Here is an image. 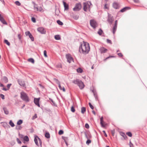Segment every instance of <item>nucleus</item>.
Here are the masks:
<instances>
[{"label":"nucleus","instance_id":"f257e3e1","mask_svg":"<svg viewBox=\"0 0 147 147\" xmlns=\"http://www.w3.org/2000/svg\"><path fill=\"white\" fill-rule=\"evenodd\" d=\"M90 50V46L88 43L84 42L83 43L80 44L79 49L80 53L86 55L88 53Z\"/></svg>","mask_w":147,"mask_h":147},{"label":"nucleus","instance_id":"f03ea898","mask_svg":"<svg viewBox=\"0 0 147 147\" xmlns=\"http://www.w3.org/2000/svg\"><path fill=\"white\" fill-rule=\"evenodd\" d=\"M73 82L75 84L77 85L80 89H83L84 85L82 81L79 79H76L73 81Z\"/></svg>","mask_w":147,"mask_h":147},{"label":"nucleus","instance_id":"7ed1b4c3","mask_svg":"<svg viewBox=\"0 0 147 147\" xmlns=\"http://www.w3.org/2000/svg\"><path fill=\"white\" fill-rule=\"evenodd\" d=\"M20 98L26 102H28L29 101V97L27 94L23 91L20 93Z\"/></svg>","mask_w":147,"mask_h":147},{"label":"nucleus","instance_id":"20e7f679","mask_svg":"<svg viewBox=\"0 0 147 147\" xmlns=\"http://www.w3.org/2000/svg\"><path fill=\"white\" fill-rule=\"evenodd\" d=\"M83 5L84 11H87L88 10H90V6L92 5V4L90 1H87L84 3Z\"/></svg>","mask_w":147,"mask_h":147},{"label":"nucleus","instance_id":"39448f33","mask_svg":"<svg viewBox=\"0 0 147 147\" xmlns=\"http://www.w3.org/2000/svg\"><path fill=\"white\" fill-rule=\"evenodd\" d=\"M38 140L40 146H41L42 142L41 140L37 136H34V141L36 145L38 146H39L38 143Z\"/></svg>","mask_w":147,"mask_h":147},{"label":"nucleus","instance_id":"423d86ee","mask_svg":"<svg viewBox=\"0 0 147 147\" xmlns=\"http://www.w3.org/2000/svg\"><path fill=\"white\" fill-rule=\"evenodd\" d=\"M90 26L93 28H95L97 26V24L95 21L94 20H91L90 21Z\"/></svg>","mask_w":147,"mask_h":147},{"label":"nucleus","instance_id":"0eeeda50","mask_svg":"<svg viewBox=\"0 0 147 147\" xmlns=\"http://www.w3.org/2000/svg\"><path fill=\"white\" fill-rule=\"evenodd\" d=\"M81 5L80 3H77L75 7L73 8V10L74 11H79L81 9Z\"/></svg>","mask_w":147,"mask_h":147},{"label":"nucleus","instance_id":"6e6552de","mask_svg":"<svg viewBox=\"0 0 147 147\" xmlns=\"http://www.w3.org/2000/svg\"><path fill=\"white\" fill-rule=\"evenodd\" d=\"M117 20H116L115 21V23L113 25V31L112 32L113 34H114L117 29Z\"/></svg>","mask_w":147,"mask_h":147},{"label":"nucleus","instance_id":"1a4fd4ad","mask_svg":"<svg viewBox=\"0 0 147 147\" xmlns=\"http://www.w3.org/2000/svg\"><path fill=\"white\" fill-rule=\"evenodd\" d=\"M40 99V98H34V102L35 104L38 107H40V105L39 104V101Z\"/></svg>","mask_w":147,"mask_h":147},{"label":"nucleus","instance_id":"9d476101","mask_svg":"<svg viewBox=\"0 0 147 147\" xmlns=\"http://www.w3.org/2000/svg\"><path fill=\"white\" fill-rule=\"evenodd\" d=\"M66 57L67 60V61L69 63L73 60L71 56L69 54H67L66 55Z\"/></svg>","mask_w":147,"mask_h":147},{"label":"nucleus","instance_id":"9b49d317","mask_svg":"<svg viewBox=\"0 0 147 147\" xmlns=\"http://www.w3.org/2000/svg\"><path fill=\"white\" fill-rule=\"evenodd\" d=\"M38 31L42 34H45L46 31L42 27H39L37 29Z\"/></svg>","mask_w":147,"mask_h":147},{"label":"nucleus","instance_id":"f8f14e48","mask_svg":"<svg viewBox=\"0 0 147 147\" xmlns=\"http://www.w3.org/2000/svg\"><path fill=\"white\" fill-rule=\"evenodd\" d=\"M0 21L3 24H7V23L3 16H1V15L0 14Z\"/></svg>","mask_w":147,"mask_h":147},{"label":"nucleus","instance_id":"ddd939ff","mask_svg":"<svg viewBox=\"0 0 147 147\" xmlns=\"http://www.w3.org/2000/svg\"><path fill=\"white\" fill-rule=\"evenodd\" d=\"M99 50L100 53H106L107 51V49L103 47H102Z\"/></svg>","mask_w":147,"mask_h":147},{"label":"nucleus","instance_id":"4468645a","mask_svg":"<svg viewBox=\"0 0 147 147\" xmlns=\"http://www.w3.org/2000/svg\"><path fill=\"white\" fill-rule=\"evenodd\" d=\"M63 3L64 7L65 10H67L69 9V6L68 4H67L64 1H63Z\"/></svg>","mask_w":147,"mask_h":147},{"label":"nucleus","instance_id":"2eb2a0df","mask_svg":"<svg viewBox=\"0 0 147 147\" xmlns=\"http://www.w3.org/2000/svg\"><path fill=\"white\" fill-rule=\"evenodd\" d=\"M71 17L74 19L77 20L79 18V16L78 14H73L71 15Z\"/></svg>","mask_w":147,"mask_h":147},{"label":"nucleus","instance_id":"dca6fc26","mask_svg":"<svg viewBox=\"0 0 147 147\" xmlns=\"http://www.w3.org/2000/svg\"><path fill=\"white\" fill-rule=\"evenodd\" d=\"M107 20L109 23L111 25L112 24L113 21V19L112 18L109 17Z\"/></svg>","mask_w":147,"mask_h":147},{"label":"nucleus","instance_id":"f3484780","mask_svg":"<svg viewBox=\"0 0 147 147\" xmlns=\"http://www.w3.org/2000/svg\"><path fill=\"white\" fill-rule=\"evenodd\" d=\"M113 6L115 9H118L119 7V4L117 3H114L113 5Z\"/></svg>","mask_w":147,"mask_h":147},{"label":"nucleus","instance_id":"a211bd4d","mask_svg":"<svg viewBox=\"0 0 147 147\" xmlns=\"http://www.w3.org/2000/svg\"><path fill=\"white\" fill-rule=\"evenodd\" d=\"M130 9V7H124L123 8V9H121L120 10V11L121 12H125V11L126 10H127L128 9Z\"/></svg>","mask_w":147,"mask_h":147},{"label":"nucleus","instance_id":"6ab92c4d","mask_svg":"<svg viewBox=\"0 0 147 147\" xmlns=\"http://www.w3.org/2000/svg\"><path fill=\"white\" fill-rule=\"evenodd\" d=\"M18 82L19 84L21 86H23V87H24L25 86V84L24 82H22L20 80H18Z\"/></svg>","mask_w":147,"mask_h":147},{"label":"nucleus","instance_id":"aec40b11","mask_svg":"<svg viewBox=\"0 0 147 147\" xmlns=\"http://www.w3.org/2000/svg\"><path fill=\"white\" fill-rule=\"evenodd\" d=\"M103 117H102L100 118V123L101 125V126L102 127H105V125L103 123Z\"/></svg>","mask_w":147,"mask_h":147},{"label":"nucleus","instance_id":"412c9836","mask_svg":"<svg viewBox=\"0 0 147 147\" xmlns=\"http://www.w3.org/2000/svg\"><path fill=\"white\" fill-rule=\"evenodd\" d=\"M92 92L93 93L94 95L95 98L96 100H97L98 99V97L96 91L94 90H92Z\"/></svg>","mask_w":147,"mask_h":147},{"label":"nucleus","instance_id":"4be33fe9","mask_svg":"<svg viewBox=\"0 0 147 147\" xmlns=\"http://www.w3.org/2000/svg\"><path fill=\"white\" fill-rule=\"evenodd\" d=\"M3 81L5 83H7L8 82V79L7 78L6 76H4L3 77V78H2Z\"/></svg>","mask_w":147,"mask_h":147},{"label":"nucleus","instance_id":"5701e85b","mask_svg":"<svg viewBox=\"0 0 147 147\" xmlns=\"http://www.w3.org/2000/svg\"><path fill=\"white\" fill-rule=\"evenodd\" d=\"M3 110L4 111V113L6 115H8L9 114V111L7 110V109L5 107H4L3 108Z\"/></svg>","mask_w":147,"mask_h":147},{"label":"nucleus","instance_id":"b1692460","mask_svg":"<svg viewBox=\"0 0 147 147\" xmlns=\"http://www.w3.org/2000/svg\"><path fill=\"white\" fill-rule=\"evenodd\" d=\"M58 86L60 90H62L63 92H65V88L64 87H62L61 86L60 83L58 84Z\"/></svg>","mask_w":147,"mask_h":147},{"label":"nucleus","instance_id":"393cba45","mask_svg":"<svg viewBox=\"0 0 147 147\" xmlns=\"http://www.w3.org/2000/svg\"><path fill=\"white\" fill-rule=\"evenodd\" d=\"M84 134H85L86 138L87 139H88L90 138H91V136H90V135L89 134H87L85 132Z\"/></svg>","mask_w":147,"mask_h":147},{"label":"nucleus","instance_id":"a878e982","mask_svg":"<svg viewBox=\"0 0 147 147\" xmlns=\"http://www.w3.org/2000/svg\"><path fill=\"white\" fill-rule=\"evenodd\" d=\"M55 38L56 40H59L61 39L60 36L59 35H55Z\"/></svg>","mask_w":147,"mask_h":147},{"label":"nucleus","instance_id":"bb28decb","mask_svg":"<svg viewBox=\"0 0 147 147\" xmlns=\"http://www.w3.org/2000/svg\"><path fill=\"white\" fill-rule=\"evenodd\" d=\"M86 111V108L85 107H82L81 108V113L84 114Z\"/></svg>","mask_w":147,"mask_h":147},{"label":"nucleus","instance_id":"cd10ccee","mask_svg":"<svg viewBox=\"0 0 147 147\" xmlns=\"http://www.w3.org/2000/svg\"><path fill=\"white\" fill-rule=\"evenodd\" d=\"M24 140L26 142L28 141H29V139L28 137L27 136H25L24 138Z\"/></svg>","mask_w":147,"mask_h":147},{"label":"nucleus","instance_id":"c85d7f7f","mask_svg":"<svg viewBox=\"0 0 147 147\" xmlns=\"http://www.w3.org/2000/svg\"><path fill=\"white\" fill-rule=\"evenodd\" d=\"M49 99L50 101H51L53 103V104H51L52 105H53L54 106H57V105L55 103V102L53 100L51 99V98H49Z\"/></svg>","mask_w":147,"mask_h":147},{"label":"nucleus","instance_id":"c756f323","mask_svg":"<svg viewBox=\"0 0 147 147\" xmlns=\"http://www.w3.org/2000/svg\"><path fill=\"white\" fill-rule=\"evenodd\" d=\"M77 71L78 72L81 73L83 71V70L81 68H79L77 69Z\"/></svg>","mask_w":147,"mask_h":147},{"label":"nucleus","instance_id":"7c9ffc66","mask_svg":"<svg viewBox=\"0 0 147 147\" xmlns=\"http://www.w3.org/2000/svg\"><path fill=\"white\" fill-rule=\"evenodd\" d=\"M45 136L47 138H49L50 137V135L49 133L47 132L45 133Z\"/></svg>","mask_w":147,"mask_h":147},{"label":"nucleus","instance_id":"2f4dec72","mask_svg":"<svg viewBox=\"0 0 147 147\" xmlns=\"http://www.w3.org/2000/svg\"><path fill=\"white\" fill-rule=\"evenodd\" d=\"M28 60L29 61L31 62L32 63H34V59L32 58L29 59Z\"/></svg>","mask_w":147,"mask_h":147},{"label":"nucleus","instance_id":"473e14b6","mask_svg":"<svg viewBox=\"0 0 147 147\" xmlns=\"http://www.w3.org/2000/svg\"><path fill=\"white\" fill-rule=\"evenodd\" d=\"M9 124L11 127H13L15 126L14 123L12 122L11 120H10L9 122Z\"/></svg>","mask_w":147,"mask_h":147},{"label":"nucleus","instance_id":"72a5a7b5","mask_svg":"<svg viewBox=\"0 0 147 147\" xmlns=\"http://www.w3.org/2000/svg\"><path fill=\"white\" fill-rule=\"evenodd\" d=\"M34 8L35 10L38 11V8L37 6V5L35 3H34Z\"/></svg>","mask_w":147,"mask_h":147},{"label":"nucleus","instance_id":"f704fd0d","mask_svg":"<svg viewBox=\"0 0 147 147\" xmlns=\"http://www.w3.org/2000/svg\"><path fill=\"white\" fill-rule=\"evenodd\" d=\"M103 32L102 30L101 29H100L98 30V33L100 35H101Z\"/></svg>","mask_w":147,"mask_h":147},{"label":"nucleus","instance_id":"c9c22d12","mask_svg":"<svg viewBox=\"0 0 147 147\" xmlns=\"http://www.w3.org/2000/svg\"><path fill=\"white\" fill-rule=\"evenodd\" d=\"M23 123V121L22 120H19L17 123V124L18 125H21V124H22Z\"/></svg>","mask_w":147,"mask_h":147},{"label":"nucleus","instance_id":"e433bc0d","mask_svg":"<svg viewBox=\"0 0 147 147\" xmlns=\"http://www.w3.org/2000/svg\"><path fill=\"white\" fill-rule=\"evenodd\" d=\"M29 38H30V39L32 41H34V38L33 37V36L31 34H30L29 36Z\"/></svg>","mask_w":147,"mask_h":147},{"label":"nucleus","instance_id":"4c0bfd02","mask_svg":"<svg viewBox=\"0 0 147 147\" xmlns=\"http://www.w3.org/2000/svg\"><path fill=\"white\" fill-rule=\"evenodd\" d=\"M57 23L60 25H62L63 24V22L59 20H57Z\"/></svg>","mask_w":147,"mask_h":147},{"label":"nucleus","instance_id":"58836bf2","mask_svg":"<svg viewBox=\"0 0 147 147\" xmlns=\"http://www.w3.org/2000/svg\"><path fill=\"white\" fill-rule=\"evenodd\" d=\"M4 42L8 46H9L10 45V43L7 40H5Z\"/></svg>","mask_w":147,"mask_h":147},{"label":"nucleus","instance_id":"ea45409f","mask_svg":"<svg viewBox=\"0 0 147 147\" xmlns=\"http://www.w3.org/2000/svg\"><path fill=\"white\" fill-rule=\"evenodd\" d=\"M54 80L57 84L60 83V82L57 79L55 78L54 79Z\"/></svg>","mask_w":147,"mask_h":147},{"label":"nucleus","instance_id":"a19ab883","mask_svg":"<svg viewBox=\"0 0 147 147\" xmlns=\"http://www.w3.org/2000/svg\"><path fill=\"white\" fill-rule=\"evenodd\" d=\"M126 134L129 137H131L132 136V134L131 132H129L127 133Z\"/></svg>","mask_w":147,"mask_h":147},{"label":"nucleus","instance_id":"79ce46f5","mask_svg":"<svg viewBox=\"0 0 147 147\" xmlns=\"http://www.w3.org/2000/svg\"><path fill=\"white\" fill-rule=\"evenodd\" d=\"M25 34L26 36H29V35L30 34H31L30 32L29 31H27L25 32Z\"/></svg>","mask_w":147,"mask_h":147},{"label":"nucleus","instance_id":"37998d69","mask_svg":"<svg viewBox=\"0 0 147 147\" xmlns=\"http://www.w3.org/2000/svg\"><path fill=\"white\" fill-rule=\"evenodd\" d=\"M91 141L90 140H89V139H88L86 142V144L87 145H88L89 144H90V143H91Z\"/></svg>","mask_w":147,"mask_h":147},{"label":"nucleus","instance_id":"c03bdc74","mask_svg":"<svg viewBox=\"0 0 147 147\" xmlns=\"http://www.w3.org/2000/svg\"><path fill=\"white\" fill-rule=\"evenodd\" d=\"M15 3L17 5L20 6L21 5L20 3L18 1H15Z\"/></svg>","mask_w":147,"mask_h":147},{"label":"nucleus","instance_id":"a18cd8bd","mask_svg":"<svg viewBox=\"0 0 147 147\" xmlns=\"http://www.w3.org/2000/svg\"><path fill=\"white\" fill-rule=\"evenodd\" d=\"M121 135L123 137V138L125 139L126 138H127V136L125 134L123 133H122Z\"/></svg>","mask_w":147,"mask_h":147},{"label":"nucleus","instance_id":"49530a36","mask_svg":"<svg viewBox=\"0 0 147 147\" xmlns=\"http://www.w3.org/2000/svg\"><path fill=\"white\" fill-rule=\"evenodd\" d=\"M63 133V131L61 130H60L59 132V135L62 134Z\"/></svg>","mask_w":147,"mask_h":147},{"label":"nucleus","instance_id":"de8ad7c7","mask_svg":"<svg viewBox=\"0 0 147 147\" xmlns=\"http://www.w3.org/2000/svg\"><path fill=\"white\" fill-rule=\"evenodd\" d=\"M32 21V22L34 23H35L36 22V19L34 17H32L31 18Z\"/></svg>","mask_w":147,"mask_h":147},{"label":"nucleus","instance_id":"09e8293b","mask_svg":"<svg viewBox=\"0 0 147 147\" xmlns=\"http://www.w3.org/2000/svg\"><path fill=\"white\" fill-rule=\"evenodd\" d=\"M71 111L73 112H74L75 111V109L74 107L72 106L71 108Z\"/></svg>","mask_w":147,"mask_h":147},{"label":"nucleus","instance_id":"8fccbe9b","mask_svg":"<svg viewBox=\"0 0 147 147\" xmlns=\"http://www.w3.org/2000/svg\"><path fill=\"white\" fill-rule=\"evenodd\" d=\"M89 105L90 107V108L92 109H94V107L93 106L91 105V103L90 102L89 103Z\"/></svg>","mask_w":147,"mask_h":147},{"label":"nucleus","instance_id":"3c124183","mask_svg":"<svg viewBox=\"0 0 147 147\" xmlns=\"http://www.w3.org/2000/svg\"><path fill=\"white\" fill-rule=\"evenodd\" d=\"M22 127L20 126H16V129L18 130H20L22 129Z\"/></svg>","mask_w":147,"mask_h":147},{"label":"nucleus","instance_id":"603ef678","mask_svg":"<svg viewBox=\"0 0 147 147\" xmlns=\"http://www.w3.org/2000/svg\"><path fill=\"white\" fill-rule=\"evenodd\" d=\"M85 126L87 129H88L89 128V125L88 123H86L85 125Z\"/></svg>","mask_w":147,"mask_h":147},{"label":"nucleus","instance_id":"864d4df0","mask_svg":"<svg viewBox=\"0 0 147 147\" xmlns=\"http://www.w3.org/2000/svg\"><path fill=\"white\" fill-rule=\"evenodd\" d=\"M44 55L45 57H47V51L46 50H45L44 51Z\"/></svg>","mask_w":147,"mask_h":147},{"label":"nucleus","instance_id":"5fc2aeb1","mask_svg":"<svg viewBox=\"0 0 147 147\" xmlns=\"http://www.w3.org/2000/svg\"><path fill=\"white\" fill-rule=\"evenodd\" d=\"M114 56H109L108 57H107L104 60L106 61L107 59H109L111 57H114Z\"/></svg>","mask_w":147,"mask_h":147},{"label":"nucleus","instance_id":"6e6d98bb","mask_svg":"<svg viewBox=\"0 0 147 147\" xmlns=\"http://www.w3.org/2000/svg\"><path fill=\"white\" fill-rule=\"evenodd\" d=\"M17 141L18 142V143L19 144H20L21 143V142L19 140V138H17Z\"/></svg>","mask_w":147,"mask_h":147},{"label":"nucleus","instance_id":"4d7b16f0","mask_svg":"<svg viewBox=\"0 0 147 147\" xmlns=\"http://www.w3.org/2000/svg\"><path fill=\"white\" fill-rule=\"evenodd\" d=\"M58 68H61L62 67L61 65V64H58L56 66Z\"/></svg>","mask_w":147,"mask_h":147},{"label":"nucleus","instance_id":"13d9d810","mask_svg":"<svg viewBox=\"0 0 147 147\" xmlns=\"http://www.w3.org/2000/svg\"><path fill=\"white\" fill-rule=\"evenodd\" d=\"M11 84H9L7 85V86L8 90L10 88V86H11Z\"/></svg>","mask_w":147,"mask_h":147},{"label":"nucleus","instance_id":"bf43d9fd","mask_svg":"<svg viewBox=\"0 0 147 147\" xmlns=\"http://www.w3.org/2000/svg\"><path fill=\"white\" fill-rule=\"evenodd\" d=\"M0 96L1 97L2 99H3L5 98L3 94H0Z\"/></svg>","mask_w":147,"mask_h":147},{"label":"nucleus","instance_id":"052dcab7","mask_svg":"<svg viewBox=\"0 0 147 147\" xmlns=\"http://www.w3.org/2000/svg\"><path fill=\"white\" fill-rule=\"evenodd\" d=\"M107 42L108 43H110V44L112 43L111 41V40H109V39H107Z\"/></svg>","mask_w":147,"mask_h":147},{"label":"nucleus","instance_id":"680f3d73","mask_svg":"<svg viewBox=\"0 0 147 147\" xmlns=\"http://www.w3.org/2000/svg\"><path fill=\"white\" fill-rule=\"evenodd\" d=\"M37 117V115L36 114H35L32 117V119H34L36 118Z\"/></svg>","mask_w":147,"mask_h":147},{"label":"nucleus","instance_id":"e2e57ef3","mask_svg":"<svg viewBox=\"0 0 147 147\" xmlns=\"http://www.w3.org/2000/svg\"><path fill=\"white\" fill-rule=\"evenodd\" d=\"M38 85L42 89H43L44 88V86L42 85L41 84H39Z\"/></svg>","mask_w":147,"mask_h":147},{"label":"nucleus","instance_id":"0e129e2a","mask_svg":"<svg viewBox=\"0 0 147 147\" xmlns=\"http://www.w3.org/2000/svg\"><path fill=\"white\" fill-rule=\"evenodd\" d=\"M107 3H105L104 6V8L105 9H108V7H107Z\"/></svg>","mask_w":147,"mask_h":147},{"label":"nucleus","instance_id":"69168bd1","mask_svg":"<svg viewBox=\"0 0 147 147\" xmlns=\"http://www.w3.org/2000/svg\"><path fill=\"white\" fill-rule=\"evenodd\" d=\"M129 146H130V147H133V144L131 143V141H130V142H129Z\"/></svg>","mask_w":147,"mask_h":147},{"label":"nucleus","instance_id":"338daca9","mask_svg":"<svg viewBox=\"0 0 147 147\" xmlns=\"http://www.w3.org/2000/svg\"><path fill=\"white\" fill-rule=\"evenodd\" d=\"M117 55L119 56V57H122L123 56V55L121 53H118L117 54Z\"/></svg>","mask_w":147,"mask_h":147},{"label":"nucleus","instance_id":"774afa93","mask_svg":"<svg viewBox=\"0 0 147 147\" xmlns=\"http://www.w3.org/2000/svg\"><path fill=\"white\" fill-rule=\"evenodd\" d=\"M103 133H104V135H105V136L107 137V134H106L105 131H103Z\"/></svg>","mask_w":147,"mask_h":147}]
</instances>
